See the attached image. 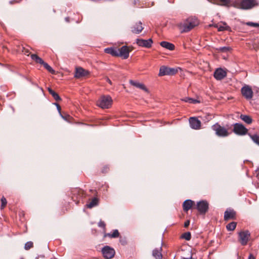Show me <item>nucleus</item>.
<instances>
[{
	"label": "nucleus",
	"instance_id": "f257e3e1",
	"mask_svg": "<svg viewBox=\"0 0 259 259\" xmlns=\"http://www.w3.org/2000/svg\"><path fill=\"white\" fill-rule=\"evenodd\" d=\"M234 7L241 10H250L258 6L259 3L257 0H235Z\"/></svg>",
	"mask_w": 259,
	"mask_h": 259
},
{
	"label": "nucleus",
	"instance_id": "f03ea898",
	"mask_svg": "<svg viewBox=\"0 0 259 259\" xmlns=\"http://www.w3.org/2000/svg\"><path fill=\"white\" fill-rule=\"evenodd\" d=\"M198 24L197 19L195 18H189L185 21L181 23L178 27L181 32H186L191 30Z\"/></svg>",
	"mask_w": 259,
	"mask_h": 259
},
{
	"label": "nucleus",
	"instance_id": "7ed1b4c3",
	"mask_svg": "<svg viewBox=\"0 0 259 259\" xmlns=\"http://www.w3.org/2000/svg\"><path fill=\"white\" fill-rule=\"evenodd\" d=\"M132 50V47L123 46L118 49L117 51H114V56L119 57L122 59H126L129 57L130 53Z\"/></svg>",
	"mask_w": 259,
	"mask_h": 259
},
{
	"label": "nucleus",
	"instance_id": "20e7f679",
	"mask_svg": "<svg viewBox=\"0 0 259 259\" xmlns=\"http://www.w3.org/2000/svg\"><path fill=\"white\" fill-rule=\"evenodd\" d=\"M213 131L215 132V135L220 137H226L230 135L228 130L224 126H221L218 123L213 124L212 127Z\"/></svg>",
	"mask_w": 259,
	"mask_h": 259
},
{
	"label": "nucleus",
	"instance_id": "39448f33",
	"mask_svg": "<svg viewBox=\"0 0 259 259\" xmlns=\"http://www.w3.org/2000/svg\"><path fill=\"white\" fill-rule=\"evenodd\" d=\"M112 102V98L109 96H102L97 102V105L102 108H108Z\"/></svg>",
	"mask_w": 259,
	"mask_h": 259
},
{
	"label": "nucleus",
	"instance_id": "423d86ee",
	"mask_svg": "<svg viewBox=\"0 0 259 259\" xmlns=\"http://www.w3.org/2000/svg\"><path fill=\"white\" fill-rule=\"evenodd\" d=\"M178 68H169L165 66H162L160 68L158 75L159 76L164 75H172L178 72Z\"/></svg>",
	"mask_w": 259,
	"mask_h": 259
},
{
	"label": "nucleus",
	"instance_id": "0eeeda50",
	"mask_svg": "<svg viewBox=\"0 0 259 259\" xmlns=\"http://www.w3.org/2000/svg\"><path fill=\"white\" fill-rule=\"evenodd\" d=\"M233 132L237 135L244 136L247 134L248 130L242 124L236 123L233 124Z\"/></svg>",
	"mask_w": 259,
	"mask_h": 259
},
{
	"label": "nucleus",
	"instance_id": "6e6552de",
	"mask_svg": "<svg viewBox=\"0 0 259 259\" xmlns=\"http://www.w3.org/2000/svg\"><path fill=\"white\" fill-rule=\"evenodd\" d=\"M208 208L209 204L206 200H201L197 203L196 208L200 214H205Z\"/></svg>",
	"mask_w": 259,
	"mask_h": 259
},
{
	"label": "nucleus",
	"instance_id": "1a4fd4ad",
	"mask_svg": "<svg viewBox=\"0 0 259 259\" xmlns=\"http://www.w3.org/2000/svg\"><path fill=\"white\" fill-rule=\"evenodd\" d=\"M250 234L248 231H241L239 233V241L242 245L247 244Z\"/></svg>",
	"mask_w": 259,
	"mask_h": 259
},
{
	"label": "nucleus",
	"instance_id": "9d476101",
	"mask_svg": "<svg viewBox=\"0 0 259 259\" xmlns=\"http://www.w3.org/2000/svg\"><path fill=\"white\" fill-rule=\"evenodd\" d=\"M136 42L139 47L150 48L152 46L153 40L151 38H149L148 39L137 38L136 40Z\"/></svg>",
	"mask_w": 259,
	"mask_h": 259
},
{
	"label": "nucleus",
	"instance_id": "9b49d317",
	"mask_svg": "<svg viewBox=\"0 0 259 259\" xmlns=\"http://www.w3.org/2000/svg\"><path fill=\"white\" fill-rule=\"evenodd\" d=\"M190 126L193 130H199L201 128V122L197 117H191L189 119Z\"/></svg>",
	"mask_w": 259,
	"mask_h": 259
},
{
	"label": "nucleus",
	"instance_id": "f8f14e48",
	"mask_svg": "<svg viewBox=\"0 0 259 259\" xmlns=\"http://www.w3.org/2000/svg\"><path fill=\"white\" fill-rule=\"evenodd\" d=\"M102 252L106 259H110L113 257V249L108 246H104L102 249Z\"/></svg>",
	"mask_w": 259,
	"mask_h": 259
},
{
	"label": "nucleus",
	"instance_id": "ddd939ff",
	"mask_svg": "<svg viewBox=\"0 0 259 259\" xmlns=\"http://www.w3.org/2000/svg\"><path fill=\"white\" fill-rule=\"evenodd\" d=\"M241 93L242 95L247 100L251 99L252 97V90L251 88L248 85H246L242 88Z\"/></svg>",
	"mask_w": 259,
	"mask_h": 259
},
{
	"label": "nucleus",
	"instance_id": "4468645a",
	"mask_svg": "<svg viewBox=\"0 0 259 259\" xmlns=\"http://www.w3.org/2000/svg\"><path fill=\"white\" fill-rule=\"evenodd\" d=\"M236 213L235 211L231 208H227L224 213V220H235Z\"/></svg>",
	"mask_w": 259,
	"mask_h": 259
},
{
	"label": "nucleus",
	"instance_id": "2eb2a0df",
	"mask_svg": "<svg viewBox=\"0 0 259 259\" xmlns=\"http://www.w3.org/2000/svg\"><path fill=\"white\" fill-rule=\"evenodd\" d=\"M144 27L141 21L136 23L132 27L131 31L133 33L139 34L143 30Z\"/></svg>",
	"mask_w": 259,
	"mask_h": 259
},
{
	"label": "nucleus",
	"instance_id": "dca6fc26",
	"mask_svg": "<svg viewBox=\"0 0 259 259\" xmlns=\"http://www.w3.org/2000/svg\"><path fill=\"white\" fill-rule=\"evenodd\" d=\"M226 76V72L222 68L217 69L214 72V77L217 80H221Z\"/></svg>",
	"mask_w": 259,
	"mask_h": 259
},
{
	"label": "nucleus",
	"instance_id": "f3484780",
	"mask_svg": "<svg viewBox=\"0 0 259 259\" xmlns=\"http://www.w3.org/2000/svg\"><path fill=\"white\" fill-rule=\"evenodd\" d=\"M88 74V71L84 70L81 67H79L76 69L74 77L76 78H80L81 77L85 76Z\"/></svg>",
	"mask_w": 259,
	"mask_h": 259
},
{
	"label": "nucleus",
	"instance_id": "a211bd4d",
	"mask_svg": "<svg viewBox=\"0 0 259 259\" xmlns=\"http://www.w3.org/2000/svg\"><path fill=\"white\" fill-rule=\"evenodd\" d=\"M214 27L218 28V31H222L224 30L231 31V27L227 25V23L225 22H223L221 24H214Z\"/></svg>",
	"mask_w": 259,
	"mask_h": 259
},
{
	"label": "nucleus",
	"instance_id": "6ab92c4d",
	"mask_svg": "<svg viewBox=\"0 0 259 259\" xmlns=\"http://www.w3.org/2000/svg\"><path fill=\"white\" fill-rule=\"evenodd\" d=\"M194 202L190 199L185 200L183 204V208L184 211H188L190 209L194 204Z\"/></svg>",
	"mask_w": 259,
	"mask_h": 259
},
{
	"label": "nucleus",
	"instance_id": "aec40b11",
	"mask_svg": "<svg viewBox=\"0 0 259 259\" xmlns=\"http://www.w3.org/2000/svg\"><path fill=\"white\" fill-rule=\"evenodd\" d=\"M130 83H131V84L136 87L137 88L144 90L145 92H148V89L145 87V85L142 83H140L139 82L135 81L132 80L130 81Z\"/></svg>",
	"mask_w": 259,
	"mask_h": 259
},
{
	"label": "nucleus",
	"instance_id": "412c9836",
	"mask_svg": "<svg viewBox=\"0 0 259 259\" xmlns=\"http://www.w3.org/2000/svg\"><path fill=\"white\" fill-rule=\"evenodd\" d=\"M161 247H160L159 248L154 249L152 251V255L156 259H162V255L161 253Z\"/></svg>",
	"mask_w": 259,
	"mask_h": 259
},
{
	"label": "nucleus",
	"instance_id": "4be33fe9",
	"mask_svg": "<svg viewBox=\"0 0 259 259\" xmlns=\"http://www.w3.org/2000/svg\"><path fill=\"white\" fill-rule=\"evenodd\" d=\"M160 45L162 47L165 48L170 51H172L175 49L174 45H173L172 44L170 43L169 42H167V41H161L160 42Z\"/></svg>",
	"mask_w": 259,
	"mask_h": 259
},
{
	"label": "nucleus",
	"instance_id": "5701e85b",
	"mask_svg": "<svg viewBox=\"0 0 259 259\" xmlns=\"http://www.w3.org/2000/svg\"><path fill=\"white\" fill-rule=\"evenodd\" d=\"M240 118L245 123H246L248 124H250L252 122V119L249 115H245V114H241L240 116Z\"/></svg>",
	"mask_w": 259,
	"mask_h": 259
},
{
	"label": "nucleus",
	"instance_id": "b1692460",
	"mask_svg": "<svg viewBox=\"0 0 259 259\" xmlns=\"http://www.w3.org/2000/svg\"><path fill=\"white\" fill-rule=\"evenodd\" d=\"M48 91L50 94L52 95V96L53 97V98L55 99L56 101H60L61 100V98L59 96L58 94H57L55 91H54L53 90H52L51 88H48Z\"/></svg>",
	"mask_w": 259,
	"mask_h": 259
},
{
	"label": "nucleus",
	"instance_id": "393cba45",
	"mask_svg": "<svg viewBox=\"0 0 259 259\" xmlns=\"http://www.w3.org/2000/svg\"><path fill=\"white\" fill-rule=\"evenodd\" d=\"M31 58L33 60H34L37 63H39L40 64L44 63V61H43V60L35 54L31 55Z\"/></svg>",
	"mask_w": 259,
	"mask_h": 259
},
{
	"label": "nucleus",
	"instance_id": "a878e982",
	"mask_svg": "<svg viewBox=\"0 0 259 259\" xmlns=\"http://www.w3.org/2000/svg\"><path fill=\"white\" fill-rule=\"evenodd\" d=\"M98 204V199L96 198H94L91 202L87 204L88 208H91Z\"/></svg>",
	"mask_w": 259,
	"mask_h": 259
},
{
	"label": "nucleus",
	"instance_id": "bb28decb",
	"mask_svg": "<svg viewBox=\"0 0 259 259\" xmlns=\"http://www.w3.org/2000/svg\"><path fill=\"white\" fill-rule=\"evenodd\" d=\"M249 136L250 138L251 139V140L253 141V142L259 146V135L249 134Z\"/></svg>",
	"mask_w": 259,
	"mask_h": 259
},
{
	"label": "nucleus",
	"instance_id": "cd10ccee",
	"mask_svg": "<svg viewBox=\"0 0 259 259\" xmlns=\"http://www.w3.org/2000/svg\"><path fill=\"white\" fill-rule=\"evenodd\" d=\"M182 100L185 102H188L189 103L196 104V103H200V101H198V100L194 99H193L191 98H189V97L185 98Z\"/></svg>",
	"mask_w": 259,
	"mask_h": 259
},
{
	"label": "nucleus",
	"instance_id": "c85d7f7f",
	"mask_svg": "<svg viewBox=\"0 0 259 259\" xmlns=\"http://www.w3.org/2000/svg\"><path fill=\"white\" fill-rule=\"evenodd\" d=\"M236 222H232L226 226V228L228 231H233L236 228Z\"/></svg>",
	"mask_w": 259,
	"mask_h": 259
},
{
	"label": "nucleus",
	"instance_id": "c756f323",
	"mask_svg": "<svg viewBox=\"0 0 259 259\" xmlns=\"http://www.w3.org/2000/svg\"><path fill=\"white\" fill-rule=\"evenodd\" d=\"M42 64L49 72H50L52 74H55V70L48 63L44 62V63H42Z\"/></svg>",
	"mask_w": 259,
	"mask_h": 259
},
{
	"label": "nucleus",
	"instance_id": "7c9ffc66",
	"mask_svg": "<svg viewBox=\"0 0 259 259\" xmlns=\"http://www.w3.org/2000/svg\"><path fill=\"white\" fill-rule=\"evenodd\" d=\"M181 238L185 239L187 241H189L191 238V234L189 232H187L183 234L181 236Z\"/></svg>",
	"mask_w": 259,
	"mask_h": 259
},
{
	"label": "nucleus",
	"instance_id": "2f4dec72",
	"mask_svg": "<svg viewBox=\"0 0 259 259\" xmlns=\"http://www.w3.org/2000/svg\"><path fill=\"white\" fill-rule=\"evenodd\" d=\"M1 203H2V204H1V209H3L5 207V206H6L7 203V201L4 197H2Z\"/></svg>",
	"mask_w": 259,
	"mask_h": 259
},
{
	"label": "nucleus",
	"instance_id": "473e14b6",
	"mask_svg": "<svg viewBox=\"0 0 259 259\" xmlns=\"http://www.w3.org/2000/svg\"><path fill=\"white\" fill-rule=\"evenodd\" d=\"M119 242L122 245L126 244L127 241L125 237L120 236Z\"/></svg>",
	"mask_w": 259,
	"mask_h": 259
},
{
	"label": "nucleus",
	"instance_id": "72a5a7b5",
	"mask_svg": "<svg viewBox=\"0 0 259 259\" xmlns=\"http://www.w3.org/2000/svg\"><path fill=\"white\" fill-rule=\"evenodd\" d=\"M104 51L105 53L110 54L112 56H113V47L106 48L104 50Z\"/></svg>",
	"mask_w": 259,
	"mask_h": 259
},
{
	"label": "nucleus",
	"instance_id": "f704fd0d",
	"mask_svg": "<svg viewBox=\"0 0 259 259\" xmlns=\"http://www.w3.org/2000/svg\"><path fill=\"white\" fill-rule=\"evenodd\" d=\"M33 246V243L31 241L27 242L25 244V249L28 250Z\"/></svg>",
	"mask_w": 259,
	"mask_h": 259
},
{
	"label": "nucleus",
	"instance_id": "c9c22d12",
	"mask_svg": "<svg viewBox=\"0 0 259 259\" xmlns=\"http://www.w3.org/2000/svg\"><path fill=\"white\" fill-rule=\"evenodd\" d=\"M222 3L221 5L224 6H228L230 3L231 0H219Z\"/></svg>",
	"mask_w": 259,
	"mask_h": 259
},
{
	"label": "nucleus",
	"instance_id": "e433bc0d",
	"mask_svg": "<svg viewBox=\"0 0 259 259\" xmlns=\"http://www.w3.org/2000/svg\"><path fill=\"white\" fill-rule=\"evenodd\" d=\"M245 24H246V25H247L248 26H252V27H257V26H259V24L258 23L251 22H246Z\"/></svg>",
	"mask_w": 259,
	"mask_h": 259
},
{
	"label": "nucleus",
	"instance_id": "4c0bfd02",
	"mask_svg": "<svg viewBox=\"0 0 259 259\" xmlns=\"http://www.w3.org/2000/svg\"><path fill=\"white\" fill-rule=\"evenodd\" d=\"M230 50V48L229 47H221L219 49V50L221 52H228L229 51V50Z\"/></svg>",
	"mask_w": 259,
	"mask_h": 259
},
{
	"label": "nucleus",
	"instance_id": "58836bf2",
	"mask_svg": "<svg viewBox=\"0 0 259 259\" xmlns=\"http://www.w3.org/2000/svg\"><path fill=\"white\" fill-rule=\"evenodd\" d=\"M55 105L56 106H57V108L60 113V114L61 115V117L64 118V119H66V118L64 116H63V115H61V107L59 106V105L57 103H55Z\"/></svg>",
	"mask_w": 259,
	"mask_h": 259
},
{
	"label": "nucleus",
	"instance_id": "ea45409f",
	"mask_svg": "<svg viewBox=\"0 0 259 259\" xmlns=\"http://www.w3.org/2000/svg\"><path fill=\"white\" fill-rule=\"evenodd\" d=\"M98 226L100 227L103 228V229L105 227V224L104 222L100 221L98 223Z\"/></svg>",
	"mask_w": 259,
	"mask_h": 259
},
{
	"label": "nucleus",
	"instance_id": "a19ab883",
	"mask_svg": "<svg viewBox=\"0 0 259 259\" xmlns=\"http://www.w3.org/2000/svg\"><path fill=\"white\" fill-rule=\"evenodd\" d=\"M119 236V233L117 230H114V238H116Z\"/></svg>",
	"mask_w": 259,
	"mask_h": 259
},
{
	"label": "nucleus",
	"instance_id": "79ce46f5",
	"mask_svg": "<svg viewBox=\"0 0 259 259\" xmlns=\"http://www.w3.org/2000/svg\"><path fill=\"white\" fill-rule=\"evenodd\" d=\"M108 169H109V168H108V166H104V167H103V170H102V172H103V173H105V172H107V171H108Z\"/></svg>",
	"mask_w": 259,
	"mask_h": 259
},
{
	"label": "nucleus",
	"instance_id": "37998d69",
	"mask_svg": "<svg viewBox=\"0 0 259 259\" xmlns=\"http://www.w3.org/2000/svg\"><path fill=\"white\" fill-rule=\"evenodd\" d=\"M189 225H190V221L187 220L184 223V227L187 228L189 226Z\"/></svg>",
	"mask_w": 259,
	"mask_h": 259
},
{
	"label": "nucleus",
	"instance_id": "c03bdc74",
	"mask_svg": "<svg viewBox=\"0 0 259 259\" xmlns=\"http://www.w3.org/2000/svg\"><path fill=\"white\" fill-rule=\"evenodd\" d=\"M107 236H109L111 238H113V233H109V234H105L104 235V237H106Z\"/></svg>",
	"mask_w": 259,
	"mask_h": 259
},
{
	"label": "nucleus",
	"instance_id": "a18cd8bd",
	"mask_svg": "<svg viewBox=\"0 0 259 259\" xmlns=\"http://www.w3.org/2000/svg\"><path fill=\"white\" fill-rule=\"evenodd\" d=\"M248 259H255L252 254H250L248 256Z\"/></svg>",
	"mask_w": 259,
	"mask_h": 259
},
{
	"label": "nucleus",
	"instance_id": "49530a36",
	"mask_svg": "<svg viewBox=\"0 0 259 259\" xmlns=\"http://www.w3.org/2000/svg\"><path fill=\"white\" fill-rule=\"evenodd\" d=\"M24 54H26L27 55H29V53L28 52V50H26L25 52H24Z\"/></svg>",
	"mask_w": 259,
	"mask_h": 259
},
{
	"label": "nucleus",
	"instance_id": "de8ad7c7",
	"mask_svg": "<svg viewBox=\"0 0 259 259\" xmlns=\"http://www.w3.org/2000/svg\"><path fill=\"white\" fill-rule=\"evenodd\" d=\"M109 82L111 84V81L110 80H109Z\"/></svg>",
	"mask_w": 259,
	"mask_h": 259
}]
</instances>
